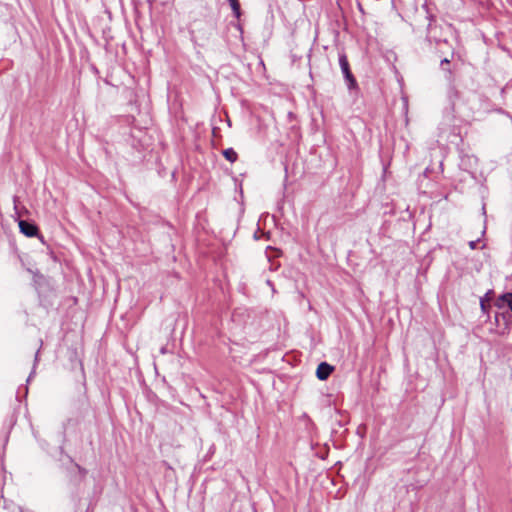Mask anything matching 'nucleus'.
<instances>
[{
    "label": "nucleus",
    "mask_w": 512,
    "mask_h": 512,
    "mask_svg": "<svg viewBox=\"0 0 512 512\" xmlns=\"http://www.w3.org/2000/svg\"><path fill=\"white\" fill-rule=\"evenodd\" d=\"M160 352H161L162 354H165V353H166V348H165V347H162V348H161V350H160Z\"/></svg>",
    "instance_id": "12"
},
{
    "label": "nucleus",
    "mask_w": 512,
    "mask_h": 512,
    "mask_svg": "<svg viewBox=\"0 0 512 512\" xmlns=\"http://www.w3.org/2000/svg\"><path fill=\"white\" fill-rule=\"evenodd\" d=\"M231 6V9L234 13V15L239 18L240 17V4L238 0H227Z\"/></svg>",
    "instance_id": "7"
},
{
    "label": "nucleus",
    "mask_w": 512,
    "mask_h": 512,
    "mask_svg": "<svg viewBox=\"0 0 512 512\" xmlns=\"http://www.w3.org/2000/svg\"><path fill=\"white\" fill-rule=\"evenodd\" d=\"M441 63H442V64H448V63H449V60H448V59H444V60H442V62H441Z\"/></svg>",
    "instance_id": "13"
},
{
    "label": "nucleus",
    "mask_w": 512,
    "mask_h": 512,
    "mask_svg": "<svg viewBox=\"0 0 512 512\" xmlns=\"http://www.w3.org/2000/svg\"><path fill=\"white\" fill-rule=\"evenodd\" d=\"M339 65L341 71L344 75V78L347 82V86L349 89H352L356 86V80L350 70L349 62L347 56L344 53L339 54Z\"/></svg>",
    "instance_id": "1"
},
{
    "label": "nucleus",
    "mask_w": 512,
    "mask_h": 512,
    "mask_svg": "<svg viewBox=\"0 0 512 512\" xmlns=\"http://www.w3.org/2000/svg\"><path fill=\"white\" fill-rule=\"evenodd\" d=\"M496 306L498 309L508 307L512 312V293H506L500 296L496 301Z\"/></svg>",
    "instance_id": "4"
},
{
    "label": "nucleus",
    "mask_w": 512,
    "mask_h": 512,
    "mask_svg": "<svg viewBox=\"0 0 512 512\" xmlns=\"http://www.w3.org/2000/svg\"><path fill=\"white\" fill-rule=\"evenodd\" d=\"M19 228L20 231L27 237H34L38 233L37 226L25 220L19 221Z\"/></svg>",
    "instance_id": "2"
},
{
    "label": "nucleus",
    "mask_w": 512,
    "mask_h": 512,
    "mask_svg": "<svg viewBox=\"0 0 512 512\" xmlns=\"http://www.w3.org/2000/svg\"><path fill=\"white\" fill-rule=\"evenodd\" d=\"M495 323L497 327L502 329V318H501V312H496L495 314Z\"/></svg>",
    "instance_id": "8"
},
{
    "label": "nucleus",
    "mask_w": 512,
    "mask_h": 512,
    "mask_svg": "<svg viewBox=\"0 0 512 512\" xmlns=\"http://www.w3.org/2000/svg\"><path fill=\"white\" fill-rule=\"evenodd\" d=\"M222 154L225 157V159L231 163H234L238 158V155L233 148H227L223 150Z\"/></svg>",
    "instance_id": "5"
},
{
    "label": "nucleus",
    "mask_w": 512,
    "mask_h": 512,
    "mask_svg": "<svg viewBox=\"0 0 512 512\" xmlns=\"http://www.w3.org/2000/svg\"><path fill=\"white\" fill-rule=\"evenodd\" d=\"M480 307L483 313H487L489 305L487 304L484 298L480 299Z\"/></svg>",
    "instance_id": "9"
},
{
    "label": "nucleus",
    "mask_w": 512,
    "mask_h": 512,
    "mask_svg": "<svg viewBox=\"0 0 512 512\" xmlns=\"http://www.w3.org/2000/svg\"><path fill=\"white\" fill-rule=\"evenodd\" d=\"M38 354H39V350L36 352V355H35V362L38 361Z\"/></svg>",
    "instance_id": "14"
},
{
    "label": "nucleus",
    "mask_w": 512,
    "mask_h": 512,
    "mask_svg": "<svg viewBox=\"0 0 512 512\" xmlns=\"http://www.w3.org/2000/svg\"><path fill=\"white\" fill-rule=\"evenodd\" d=\"M490 294H491V291L487 292L484 299L486 302H488L490 300Z\"/></svg>",
    "instance_id": "11"
},
{
    "label": "nucleus",
    "mask_w": 512,
    "mask_h": 512,
    "mask_svg": "<svg viewBox=\"0 0 512 512\" xmlns=\"http://www.w3.org/2000/svg\"><path fill=\"white\" fill-rule=\"evenodd\" d=\"M478 242H479V239L470 241L468 243L470 249H472V250L476 249Z\"/></svg>",
    "instance_id": "10"
},
{
    "label": "nucleus",
    "mask_w": 512,
    "mask_h": 512,
    "mask_svg": "<svg viewBox=\"0 0 512 512\" xmlns=\"http://www.w3.org/2000/svg\"><path fill=\"white\" fill-rule=\"evenodd\" d=\"M332 371L333 367L330 364L322 362L317 367L316 376L319 380H326L330 376Z\"/></svg>",
    "instance_id": "3"
},
{
    "label": "nucleus",
    "mask_w": 512,
    "mask_h": 512,
    "mask_svg": "<svg viewBox=\"0 0 512 512\" xmlns=\"http://www.w3.org/2000/svg\"><path fill=\"white\" fill-rule=\"evenodd\" d=\"M501 318H502V329L503 330L508 329L510 323L512 322V314L509 311H502Z\"/></svg>",
    "instance_id": "6"
}]
</instances>
